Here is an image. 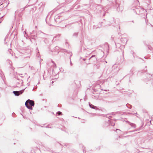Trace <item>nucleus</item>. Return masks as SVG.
I'll return each mask as SVG.
<instances>
[{"instance_id": "nucleus-3", "label": "nucleus", "mask_w": 153, "mask_h": 153, "mask_svg": "<svg viewBox=\"0 0 153 153\" xmlns=\"http://www.w3.org/2000/svg\"><path fill=\"white\" fill-rule=\"evenodd\" d=\"M57 114L59 115H60L61 114V112L60 111H58V112H57Z\"/></svg>"}, {"instance_id": "nucleus-1", "label": "nucleus", "mask_w": 153, "mask_h": 153, "mask_svg": "<svg viewBox=\"0 0 153 153\" xmlns=\"http://www.w3.org/2000/svg\"><path fill=\"white\" fill-rule=\"evenodd\" d=\"M25 105L27 108L32 110L33 109L32 106L34 105V102L33 100H28L26 102Z\"/></svg>"}, {"instance_id": "nucleus-2", "label": "nucleus", "mask_w": 153, "mask_h": 153, "mask_svg": "<svg viewBox=\"0 0 153 153\" xmlns=\"http://www.w3.org/2000/svg\"><path fill=\"white\" fill-rule=\"evenodd\" d=\"M13 93L16 96H19L20 94H22V91H14L13 92Z\"/></svg>"}]
</instances>
